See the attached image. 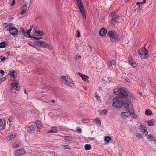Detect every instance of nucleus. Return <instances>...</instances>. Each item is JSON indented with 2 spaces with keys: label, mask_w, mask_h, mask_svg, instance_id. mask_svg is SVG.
Masks as SVG:
<instances>
[{
  "label": "nucleus",
  "mask_w": 156,
  "mask_h": 156,
  "mask_svg": "<svg viewBox=\"0 0 156 156\" xmlns=\"http://www.w3.org/2000/svg\"><path fill=\"white\" fill-rule=\"evenodd\" d=\"M114 93L115 94L120 96H116L113 100V102L112 105L117 108H121L123 104L124 105V102L126 101L122 102V98H127L132 101H134L133 96L127 89L124 87L115 89L114 90Z\"/></svg>",
  "instance_id": "nucleus-1"
},
{
  "label": "nucleus",
  "mask_w": 156,
  "mask_h": 156,
  "mask_svg": "<svg viewBox=\"0 0 156 156\" xmlns=\"http://www.w3.org/2000/svg\"><path fill=\"white\" fill-rule=\"evenodd\" d=\"M124 106L125 108L128 111V112H122L121 114V117L123 119H126L130 115H132L134 113V111L133 109L132 105L129 102L126 101L124 103Z\"/></svg>",
  "instance_id": "nucleus-2"
},
{
  "label": "nucleus",
  "mask_w": 156,
  "mask_h": 156,
  "mask_svg": "<svg viewBox=\"0 0 156 156\" xmlns=\"http://www.w3.org/2000/svg\"><path fill=\"white\" fill-rule=\"evenodd\" d=\"M108 35L112 42H116L120 40L119 37L117 33L114 30L110 31L108 32Z\"/></svg>",
  "instance_id": "nucleus-3"
},
{
  "label": "nucleus",
  "mask_w": 156,
  "mask_h": 156,
  "mask_svg": "<svg viewBox=\"0 0 156 156\" xmlns=\"http://www.w3.org/2000/svg\"><path fill=\"white\" fill-rule=\"evenodd\" d=\"M146 44H145L144 47L138 51L139 55L142 59H145L149 57V52L146 48Z\"/></svg>",
  "instance_id": "nucleus-4"
},
{
  "label": "nucleus",
  "mask_w": 156,
  "mask_h": 156,
  "mask_svg": "<svg viewBox=\"0 0 156 156\" xmlns=\"http://www.w3.org/2000/svg\"><path fill=\"white\" fill-rule=\"evenodd\" d=\"M20 30L22 32L23 34L27 37L33 38L34 39L36 40H39L42 38V37H40L33 36L31 35L30 33H29L27 31L25 30L23 28H21Z\"/></svg>",
  "instance_id": "nucleus-5"
},
{
  "label": "nucleus",
  "mask_w": 156,
  "mask_h": 156,
  "mask_svg": "<svg viewBox=\"0 0 156 156\" xmlns=\"http://www.w3.org/2000/svg\"><path fill=\"white\" fill-rule=\"evenodd\" d=\"M78 7L82 14V17L84 19L86 18V16L85 13L84 8L81 0H76Z\"/></svg>",
  "instance_id": "nucleus-6"
},
{
  "label": "nucleus",
  "mask_w": 156,
  "mask_h": 156,
  "mask_svg": "<svg viewBox=\"0 0 156 156\" xmlns=\"http://www.w3.org/2000/svg\"><path fill=\"white\" fill-rule=\"evenodd\" d=\"M63 82L67 86H72L73 84V81L70 77L67 76H63L62 77Z\"/></svg>",
  "instance_id": "nucleus-7"
},
{
  "label": "nucleus",
  "mask_w": 156,
  "mask_h": 156,
  "mask_svg": "<svg viewBox=\"0 0 156 156\" xmlns=\"http://www.w3.org/2000/svg\"><path fill=\"white\" fill-rule=\"evenodd\" d=\"M37 44L41 47L48 48L51 50L53 48L52 46L43 41H37Z\"/></svg>",
  "instance_id": "nucleus-8"
},
{
  "label": "nucleus",
  "mask_w": 156,
  "mask_h": 156,
  "mask_svg": "<svg viewBox=\"0 0 156 156\" xmlns=\"http://www.w3.org/2000/svg\"><path fill=\"white\" fill-rule=\"evenodd\" d=\"M110 15L112 17L111 23L114 25L115 22L117 21L119 18V15L115 12H113L111 13Z\"/></svg>",
  "instance_id": "nucleus-9"
},
{
  "label": "nucleus",
  "mask_w": 156,
  "mask_h": 156,
  "mask_svg": "<svg viewBox=\"0 0 156 156\" xmlns=\"http://www.w3.org/2000/svg\"><path fill=\"white\" fill-rule=\"evenodd\" d=\"M27 6L26 4H24L19 9L20 13L23 15L27 11Z\"/></svg>",
  "instance_id": "nucleus-10"
},
{
  "label": "nucleus",
  "mask_w": 156,
  "mask_h": 156,
  "mask_svg": "<svg viewBox=\"0 0 156 156\" xmlns=\"http://www.w3.org/2000/svg\"><path fill=\"white\" fill-rule=\"evenodd\" d=\"M33 32L34 36L38 37L42 36L44 34V33L42 31L37 30L36 28H34L33 29Z\"/></svg>",
  "instance_id": "nucleus-11"
},
{
  "label": "nucleus",
  "mask_w": 156,
  "mask_h": 156,
  "mask_svg": "<svg viewBox=\"0 0 156 156\" xmlns=\"http://www.w3.org/2000/svg\"><path fill=\"white\" fill-rule=\"evenodd\" d=\"M9 31L10 34L13 35H16L18 33L17 29L16 28L13 27L9 29Z\"/></svg>",
  "instance_id": "nucleus-12"
},
{
  "label": "nucleus",
  "mask_w": 156,
  "mask_h": 156,
  "mask_svg": "<svg viewBox=\"0 0 156 156\" xmlns=\"http://www.w3.org/2000/svg\"><path fill=\"white\" fill-rule=\"evenodd\" d=\"M139 129L140 130V131L144 133V134L145 135H147L148 133L146 130L147 128L146 127H144L142 125H140L139 127Z\"/></svg>",
  "instance_id": "nucleus-13"
},
{
  "label": "nucleus",
  "mask_w": 156,
  "mask_h": 156,
  "mask_svg": "<svg viewBox=\"0 0 156 156\" xmlns=\"http://www.w3.org/2000/svg\"><path fill=\"white\" fill-rule=\"evenodd\" d=\"M4 26L5 30L9 31V29L13 27V24L11 23H5Z\"/></svg>",
  "instance_id": "nucleus-14"
},
{
  "label": "nucleus",
  "mask_w": 156,
  "mask_h": 156,
  "mask_svg": "<svg viewBox=\"0 0 156 156\" xmlns=\"http://www.w3.org/2000/svg\"><path fill=\"white\" fill-rule=\"evenodd\" d=\"M25 153V151L24 149L22 148L16 150L15 152V154L17 156H19Z\"/></svg>",
  "instance_id": "nucleus-15"
},
{
  "label": "nucleus",
  "mask_w": 156,
  "mask_h": 156,
  "mask_svg": "<svg viewBox=\"0 0 156 156\" xmlns=\"http://www.w3.org/2000/svg\"><path fill=\"white\" fill-rule=\"evenodd\" d=\"M6 121L4 119H1L0 121V130H2L5 128Z\"/></svg>",
  "instance_id": "nucleus-16"
},
{
  "label": "nucleus",
  "mask_w": 156,
  "mask_h": 156,
  "mask_svg": "<svg viewBox=\"0 0 156 156\" xmlns=\"http://www.w3.org/2000/svg\"><path fill=\"white\" fill-rule=\"evenodd\" d=\"M58 129L56 126L52 127L51 128L50 130L47 132V133H56L57 132Z\"/></svg>",
  "instance_id": "nucleus-17"
},
{
  "label": "nucleus",
  "mask_w": 156,
  "mask_h": 156,
  "mask_svg": "<svg viewBox=\"0 0 156 156\" xmlns=\"http://www.w3.org/2000/svg\"><path fill=\"white\" fill-rule=\"evenodd\" d=\"M107 33V31L106 29L103 28L100 30L99 35L100 36H105Z\"/></svg>",
  "instance_id": "nucleus-18"
},
{
  "label": "nucleus",
  "mask_w": 156,
  "mask_h": 156,
  "mask_svg": "<svg viewBox=\"0 0 156 156\" xmlns=\"http://www.w3.org/2000/svg\"><path fill=\"white\" fill-rule=\"evenodd\" d=\"M26 130L27 132L32 133L33 131H34V128L32 125H31L27 127Z\"/></svg>",
  "instance_id": "nucleus-19"
},
{
  "label": "nucleus",
  "mask_w": 156,
  "mask_h": 156,
  "mask_svg": "<svg viewBox=\"0 0 156 156\" xmlns=\"http://www.w3.org/2000/svg\"><path fill=\"white\" fill-rule=\"evenodd\" d=\"M12 87L14 88L16 90L18 91L20 88L19 85H18L17 83H12L11 84Z\"/></svg>",
  "instance_id": "nucleus-20"
},
{
  "label": "nucleus",
  "mask_w": 156,
  "mask_h": 156,
  "mask_svg": "<svg viewBox=\"0 0 156 156\" xmlns=\"http://www.w3.org/2000/svg\"><path fill=\"white\" fill-rule=\"evenodd\" d=\"M78 74L82 78V79L84 81H86L88 79V77L87 76L81 73H78Z\"/></svg>",
  "instance_id": "nucleus-21"
},
{
  "label": "nucleus",
  "mask_w": 156,
  "mask_h": 156,
  "mask_svg": "<svg viewBox=\"0 0 156 156\" xmlns=\"http://www.w3.org/2000/svg\"><path fill=\"white\" fill-rule=\"evenodd\" d=\"M116 64L115 61L114 60L109 61L108 63V65L109 67H112L113 66H115Z\"/></svg>",
  "instance_id": "nucleus-22"
},
{
  "label": "nucleus",
  "mask_w": 156,
  "mask_h": 156,
  "mask_svg": "<svg viewBox=\"0 0 156 156\" xmlns=\"http://www.w3.org/2000/svg\"><path fill=\"white\" fill-rule=\"evenodd\" d=\"M36 125L37 127L39 129L41 128L43 126L41 122L39 120H37L36 121Z\"/></svg>",
  "instance_id": "nucleus-23"
},
{
  "label": "nucleus",
  "mask_w": 156,
  "mask_h": 156,
  "mask_svg": "<svg viewBox=\"0 0 156 156\" xmlns=\"http://www.w3.org/2000/svg\"><path fill=\"white\" fill-rule=\"evenodd\" d=\"M145 122L149 126H153L155 123L153 119L146 121Z\"/></svg>",
  "instance_id": "nucleus-24"
},
{
  "label": "nucleus",
  "mask_w": 156,
  "mask_h": 156,
  "mask_svg": "<svg viewBox=\"0 0 156 156\" xmlns=\"http://www.w3.org/2000/svg\"><path fill=\"white\" fill-rule=\"evenodd\" d=\"M147 138L150 139V140L154 142L156 144V140L154 137L151 134H149L147 136Z\"/></svg>",
  "instance_id": "nucleus-25"
},
{
  "label": "nucleus",
  "mask_w": 156,
  "mask_h": 156,
  "mask_svg": "<svg viewBox=\"0 0 156 156\" xmlns=\"http://www.w3.org/2000/svg\"><path fill=\"white\" fill-rule=\"evenodd\" d=\"M64 139L67 141H71L73 139V137L72 136H64Z\"/></svg>",
  "instance_id": "nucleus-26"
},
{
  "label": "nucleus",
  "mask_w": 156,
  "mask_h": 156,
  "mask_svg": "<svg viewBox=\"0 0 156 156\" xmlns=\"http://www.w3.org/2000/svg\"><path fill=\"white\" fill-rule=\"evenodd\" d=\"M16 136L15 134H11L9 135L7 137L9 140H10L13 139Z\"/></svg>",
  "instance_id": "nucleus-27"
},
{
  "label": "nucleus",
  "mask_w": 156,
  "mask_h": 156,
  "mask_svg": "<svg viewBox=\"0 0 156 156\" xmlns=\"http://www.w3.org/2000/svg\"><path fill=\"white\" fill-rule=\"evenodd\" d=\"M152 113V112L150 109H147L145 112V113L146 115H151Z\"/></svg>",
  "instance_id": "nucleus-28"
},
{
  "label": "nucleus",
  "mask_w": 156,
  "mask_h": 156,
  "mask_svg": "<svg viewBox=\"0 0 156 156\" xmlns=\"http://www.w3.org/2000/svg\"><path fill=\"white\" fill-rule=\"evenodd\" d=\"M84 147L85 150H90L91 148V145L88 144H86L84 146Z\"/></svg>",
  "instance_id": "nucleus-29"
},
{
  "label": "nucleus",
  "mask_w": 156,
  "mask_h": 156,
  "mask_svg": "<svg viewBox=\"0 0 156 156\" xmlns=\"http://www.w3.org/2000/svg\"><path fill=\"white\" fill-rule=\"evenodd\" d=\"M111 140V138L109 136H106L104 139L105 142L107 143L109 142Z\"/></svg>",
  "instance_id": "nucleus-30"
},
{
  "label": "nucleus",
  "mask_w": 156,
  "mask_h": 156,
  "mask_svg": "<svg viewBox=\"0 0 156 156\" xmlns=\"http://www.w3.org/2000/svg\"><path fill=\"white\" fill-rule=\"evenodd\" d=\"M136 137L138 139H140L143 137L142 134L140 133H137L136 134Z\"/></svg>",
  "instance_id": "nucleus-31"
},
{
  "label": "nucleus",
  "mask_w": 156,
  "mask_h": 156,
  "mask_svg": "<svg viewBox=\"0 0 156 156\" xmlns=\"http://www.w3.org/2000/svg\"><path fill=\"white\" fill-rule=\"evenodd\" d=\"M5 42H3L0 43V48H3L5 47Z\"/></svg>",
  "instance_id": "nucleus-32"
},
{
  "label": "nucleus",
  "mask_w": 156,
  "mask_h": 156,
  "mask_svg": "<svg viewBox=\"0 0 156 156\" xmlns=\"http://www.w3.org/2000/svg\"><path fill=\"white\" fill-rule=\"evenodd\" d=\"M95 122L98 124L100 125L101 124V121L98 118H96L95 119Z\"/></svg>",
  "instance_id": "nucleus-33"
},
{
  "label": "nucleus",
  "mask_w": 156,
  "mask_h": 156,
  "mask_svg": "<svg viewBox=\"0 0 156 156\" xmlns=\"http://www.w3.org/2000/svg\"><path fill=\"white\" fill-rule=\"evenodd\" d=\"M82 122L84 123H89L90 122V121L89 119H86L83 120Z\"/></svg>",
  "instance_id": "nucleus-34"
},
{
  "label": "nucleus",
  "mask_w": 156,
  "mask_h": 156,
  "mask_svg": "<svg viewBox=\"0 0 156 156\" xmlns=\"http://www.w3.org/2000/svg\"><path fill=\"white\" fill-rule=\"evenodd\" d=\"M15 120V118L11 116L8 119V120L10 122H13Z\"/></svg>",
  "instance_id": "nucleus-35"
},
{
  "label": "nucleus",
  "mask_w": 156,
  "mask_h": 156,
  "mask_svg": "<svg viewBox=\"0 0 156 156\" xmlns=\"http://www.w3.org/2000/svg\"><path fill=\"white\" fill-rule=\"evenodd\" d=\"M34 48L38 50L41 49V47L37 44V42L35 44Z\"/></svg>",
  "instance_id": "nucleus-36"
},
{
  "label": "nucleus",
  "mask_w": 156,
  "mask_h": 156,
  "mask_svg": "<svg viewBox=\"0 0 156 156\" xmlns=\"http://www.w3.org/2000/svg\"><path fill=\"white\" fill-rule=\"evenodd\" d=\"M9 74L11 77L13 78L15 77V72L14 71H13V72L10 73Z\"/></svg>",
  "instance_id": "nucleus-37"
},
{
  "label": "nucleus",
  "mask_w": 156,
  "mask_h": 156,
  "mask_svg": "<svg viewBox=\"0 0 156 156\" xmlns=\"http://www.w3.org/2000/svg\"><path fill=\"white\" fill-rule=\"evenodd\" d=\"M95 96L97 98V99H98V101H101V100L100 99V97H99V96L98 95V94H97V93H95Z\"/></svg>",
  "instance_id": "nucleus-38"
},
{
  "label": "nucleus",
  "mask_w": 156,
  "mask_h": 156,
  "mask_svg": "<svg viewBox=\"0 0 156 156\" xmlns=\"http://www.w3.org/2000/svg\"><path fill=\"white\" fill-rule=\"evenodd\" d=\"M131 64V66L133 68H135L136 67V65L135 62H132L130 63Z\"/></svg>",
  "instance_id": "nucleus-39"
},
{
  "label": "nucleus",
  "mask_w": 156,
  "mask_h": 156,
  "mask_svg": "<svg viewBox=\"0 0 156 156\" xmlns=\"http://www.w3.org/2000/svg\"><path fill=\"white\" fill-rule=\"evenodd\" d=\"M63 146L65 149H70V146L68 145H64Z\"/></svg>",
  "instance_id": "nucleus-40"
},
{
  "label": "nucleus",
  "mask_w": 156,
  "mask_h": 156,
  "mask_svg": "<svg viewBox=\"0 0 156 156\" xmlns=\"http://www.w3.org/2000/svg\"><path fill=\"white\" fill-rule=\"evenodd\" d=\"M129 62L130 63L132 62H133L134 60L132 57L131 56H129Z\"/></svg>",
  "instance_id": "nucleus-41"
},
{
  "label": "nucleus",
  "mask_w": 156,
  "mask_h": 156,
  "mask_svg": "<svg viewBox=\"0 0 156 156\" xmlns=\"http://www.w3.org/2000/svg\"><path fill=\"white\" fill-rule=\"evenodd\" d=\"M81 58V56L79 55H77L75 57V58L76 59H80Z\"/></svg>",
  "instance_id": "nucleus-42"
},
{
  "label": "nucleus",
  "mask_w": 156,
  "mask_h": 156,
  "mask_svg": "<svg viewBox=\"0 0 156 156\" xmlns=\"http://www.w3.org/2000/svg\"><path fill=\"white\" fill-rule=\"evenodd\" d=\"M35 44L34 43L30 42L28 44L33 47H34Z\"/></svg>",
  "instance_id": "nucleus-43"
},
{
  "label": "nucleus",
  "mask_w": 156,
  "mask_h": 156,
  "mask_svg": "<svg viewBox=\"0 0 156 156\" xmlns=\"http://www.w3.org/2000/svg\"><path fill=\"white\" fill-rule=\"evenodd\" d=\"M80 32L79 31L77 30V35L76 36V37H79L80 36Z\"/></svg>",
  "instance_id": "nucleus-44"
},
{
  "label": "nucleus",
  "mask_w": 156,
  "mask_h": 156,
  "mask_svg": "<svg viewBox=\"0 0 156 156\" xmlns=\"http://www.w3.org/2000/svg\"><path fill=\"white\" fill-rule=\"evenodd\" d=\"M0 58L2 61H3L6 58L5 56H1L0 57Z\"/></svg>",
  "instance_id": "nucleus-45"
},
{
  "label": "nucleus",
  "mask_w": 156,
  "mask_h": 156,
  "mask_svg": "<svg viewBox=\"0 0 156 156\" xmlns=\"http://www.w3.org/2000/svg\"><path fill=\"white\" fill-rule=\"evenodd\" d=\"M5 79H6L4 77L0 78V80L1 82H2L4 81V80Z\"/></svg>",
  "instance_id": "nucleus-46"
},
{
  "label": "nucleus",
  "mask_w": 156,
  "mask_h": 156,
  "mask_svg": "<svg viewBox=\"0 0 156 156\" xmlns=\"http://www.w3.org/2000/svg\"><path fill=\"white\" fill-rule=\"evenodd\" d=\"M77 131H78V132H79V133H81V128H79V127H77Z\"/></svg>",
  "instance_id": "nucleus-47"
},
{
  "label": "nucleus",
  "mask_w": 156,
  "mask_h": 156,
  "mask_svg": "<svg viewBox=\"0 0 156 156\" xmlns=\"http://www.w3.org/2000/svg\"><path fill=\"white\" fill-rule=\"evenodd\" d=\"M33 27H31V28L29 29L28 30H27L29 33L30 34V33L31 32Z\"/></svg>",
  "instance_id": "nucleus-48"
},
{
  "label": "nucleus",
  "mask_w": 156,
  "mask_h": 156,
  "mask_svg": "<svg viewBox=\"0 0 156 156\" xmlns=\"http://www.w3.org/2000/svg\"><path fill=\"white\" fill-rule=\"evenodd\" d=\"M15 0H13V1H12V3L11 5V6H13L15 5Z\"/></svg>",
  "instance_id": "nucleus-49"
},
{
  "label": "nucleus",
  "mask_w": 156,
  "mask_h": 156,
  "mask_svg": "<svg viewBox=\"0 0 156 156\" xmlns=\"http://www.w3.org/2000/svg\"><path fill=\"white\" fill-rule=\"evenodd\" d=\"M102 112L104 114H106L107 112V111L105 109L102 111Z\"/></svg>",
  "instance_id": "nucleus-50"
},
{
  "label": "nucleus",
  "mask_w": 156,
  "mask_h": 156,
  "mask_svg": "<svg viewBox=\"0 0 156 156\" xmlns=\"http://www.w3.org/2000/svg\"><path fill=\"white\" fill-rule=\"evenodd\" d=\"M146 0H143V1L141 2V4L145 3L146 2Z\"/></svg>",
  "instance_id": "nucleus-51"
},
{
  "label": "nucleus",
  "mask_w": 156,
  "mask_h": 156,
  "mask_svg": "<svg viewBox=\"0 0 156 156\" xmlns=\"http://www.w3.org/2000/svg\"><path fill=\"white\" fill-rule=\"evenodd\" d=\"M19 145L18 144H15V145L14 146V147L15 148H17L18 147H19Z\"/></svg>",
  "instance_id": "nucleus-52"
},
{
  "label": "nucleus",
  "mask_w": 156,
  "mask_h": 156,
  "mask_svg": "<svg viewBox=\"0 0 156 156\" xmlns=\"http://www.w3.org/2000/svg\"><path fill=\"white\" fill-rule=\"evenodd\" d=\"M5 72L4 71H3V70H0V73L2 74H4V73Z\"/></svg>",
  "instance_id": "nucleus-53"
},
{
  "label": "nucleus",
  "mask_w": 156,
  "mask_h": 156,
  "mask_svg": "<svg viewBox=\"0 0 156 156\" xmlns=\"http://www.w3.org/2000/svg\"><path fill=\"white\" fill-rule=\"evenodd\" d=\"M140 4H141V2H140H140H137V5H138L139 6V5H140Z\"/></svg>",
  "instance_id": "nucleus-54"
},
{
  "label": "nucleus",
  "mask_w": 156,
  "mask_h": 156,
  "mask_svg": "<svg viewBox=\"0 0 156 156\" xmlns=\"http://www.w3.org/2000/svg\"><path fill=\"white\" fill-rule=\"evenodd\" d=\"M88 138L90 139H92V140H94V137L90 138V137H88Z\"/></svg>",
  "instance_id": "nucleus-55"
},
{
  "label": "nucleus",
  "mask_w": 156,
  "mask_h": 156,
  "mask_svg": "<svg viewBox=\"0 0 156 156\" xmlns=\"http://www.w3.org/2000/svg\"><path fill=\"white\" fill-rule=\"evenodd\" d=\"M126 2H127L129 0H125Z\"/></svg>",
  "instance_id": "nucleus-56"
},
{
  "label": "nucleus",
  "mask_w": 156,
  "mask_h": 156,
  "mask_svg": "<svg viewBox=\"0 0 156 156\" xmlns=\"http://www.w3.org/2000/svg\"><path fill=\"white\" fill-rule=\"evenodd\" d=\"M25 93L26 94H27V93L26 92V90H25Z\"/></svg>",
  "instance_id": "nucleus-57"
},
{
  "label": "nucleus",
  "mask_w": 156,
  "mask_h": 156,
  "mask_svg": "<svg viewBox=\"0 0 156 156\" xmlns=\"http://www.w3.org/2000/svg\"><path fill=\"white\" fill-rule=\"evenodd\" d=\"M76 48L77 49V47H76Z\"/></svg>",
  "instance_id": "nucleus-58"
}]
</instances>
